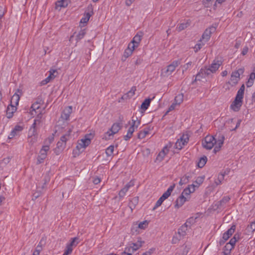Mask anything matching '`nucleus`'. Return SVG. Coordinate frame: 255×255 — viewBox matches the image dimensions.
I'll use <instances>...</instances> for the list:
<instances>
[{"mask_svg": "<svg viewBox=\"0 0 255 255\" xmlns=\"http://www.w3.org/2000/svg\"><path fill=\"white\" fill-rule=\"evenodd\" d=\"M216 143V139L213 135H208L202 140V145L206 149H211Z\"/></svg>", "mask_w": 255, "mask_h": 255, "instance_id": "obj_1", "label": "nucleus"}, {"mask_svg": "<svg viewBox=\"0 0 255 255\" xmlns=\"http://www.w3.org/2000/svg\"><path fill=\"white\" fill-rule=\"evenodd\" d=\"M180 60L173 61L170 64L167 66L166 70H162L161 74L163 76H168L172 74V73L175 70V68L178 67L180 64Z\"/></svg>", "mask_w": 255, "mask_h": 255, "instance_id": "obj_2", "label": "nucleus"}, {"mask_svg": "<svg viewBox=\"0 0 255 255\" xmlns=\"http://www.w3.org/2000/svg\"><path fill=\"white\" fill-rule=\"evenodd\" d=\"M244 72V68H241L232 72L230 80L233 84L236 85L240 80V75Z\"/></svg>", "mask_w": 255, "mask_h": 255, "instance_id": "obj_3", "label": "nucleus"}, {"mask_svg": "<svg viewBox=\"0 0 255 255\" xmlns=\"http://www.w3.org/2000/svg\"><path fill=\"white\" fill-rule=\"evenodd\" d=\"M93 135L90 133L89 134H86L85 136V138L81 139L77 145V147L78 148H86L91 143V140L93 138Z\"/></svg>", "mask_w": 255, "mask_h": 255, "instance_id": "obj_4", "label": "nucleus"}, {"mask_svg": "<svg viewBox=\"0 0 255 255\" xmlns=\"http://www.w3.org/2000/svg\"><path fill=\"white\" fill-rule=\"evenodd\" d=\"M143 36V33L142 31H138L136 33L129 43L131 44L132 48L135 49L138 46Z\"/></svg>", "mask_w": 255, "mask_h": 255, "instance_id": "obj_5", "label": "nucleus"}, {"mask_svg": "<svg viewBox=\"0 0 255 255\" xmlns=\"http://www.w3.org/2000/svg\"><path fill=\"white\" fill-rule=\"evenodd\" d=\"M216 29V27L213 26L207 28L202 34L201 39H202L204 42H207L210 39L211 34L215 31Z\"/></svg>", "mask_w": 255, "mask_h": 255, "instance_id": "obj_6", "label": "nucleus"}, {"mask_svg": "<svg viewBox=\"0 0 255 255\" xmlns=\"http://www.w3.org/2000/svg\"><path fill=\"white\" fill-rule=\"evenodd\" d=\"M22 94V91L20 89L17 90V92H15L14 94L12 96L10 100L11 105L16 107L18 105L19 101L20 99V95Z\"/></svg>", "mask_w": 255, "mask_h": 255, "instance_id": "obj_7", "label": "nucleus"}, {"mask_svg": "<svg viewBox=\"0 0 255 255\" xmlns=\"http://www.w3.org/2000/svg\"><path fill=\"white\" fill-rule=\"evenodd\" d=\"M121 128L122 125L120 123H115L113 125V126H112L111 128L110 129L111 132L108 131L106 133V134L108 135L109 137L111 135H113L115 133H117Z\"/></svg>", "mask_w": 255, "mask_h": 255, "instance_id": "obj_8", "label": "nucleus"}, {"mask_svg": "<svg viewBox=\"0 0 255 255\" xmlns=\"http://www.w3.org/2000/svg\"><path fill=\"white\" fill-rule=\"evenodd\" d=\"M23 127L19 125H16L8 135V138L11 139L13 138L15 136L19 135V132L23 130Z\"/></svg>", "mask_w": 255, "mask_h": 255, "instance_id": "obj_9", "label": "nucleus"}, {"mask_svg": "<svg viewBox=\"0 0 255 255\" xmlns=\"http://www.w3.org/2000/svg\"><path fill=\"white\" fill-rule=\"evenodd\" d=\"M222 64V61L216 58L212 62L210 66L212 73H215L219 69L220 66Z\"/></svg>", "mask_w": 255, "mask_h": 255, "instance_id": "obj_10", "label": "nucleus"}, {"mask_svg": "<svg viewBox=\"0 0 255 255\" xmlns=\"http://www.w3.org/2000/svg\"><path fill=\"white\" fill-rule=\"evenodd\" d=\"M17 108L11 104L9 105L6 111V117L8 119H10L13 117V113L16 111Z\"/></svg>", "mask_w": 255, "mask_h": 255, "instance_id": "obj_11", "label": "nucleus"}, {"mask_svg": "<svg viewBox=\"0 0 255 255\" xmlns=\"http://www.w3.org/2000/svg\"><path fill=\"white\" fill-rule=\"evenodd\" d=\"M235 229L236 226L235 225H233L227 232L223 234V239L225 240H228L234 233Z\"/></svg>", "mask_w": 255, "mask_h": 255, "instance_id": "obj_12", "label": "nucleus"}, {"mask_svg": "<svg viewBox=\"0 0 255 255\" xmlns=\"http://www.w3.org/2000/svg\"><path fill=\"white\" fill-rule=\"evenodd\" d=\"M69 2V0H60L55 3V8L59 10L62 7H66Z\"/></svg>", "mask_w": 255, "mask_h": 255, "instance_id": "obj_13", "label": "nucleus"}, {"mask_svg": "<svg viewBox=\"0 0 255 255\" xmlns=\"http://www.w3.org/2000/svg\"><path fill=\"white\" fill-rule=\"evenodd\" d=\"M186 201L187 198L183 196V195H181L176 200L175 207L179 208L181 207Z\"/></svg>", "mask_w": 255, "mask_h": 255, "instance_id": "obj_14", "label": "nucleus"}, {"mask_svg": "<svg viewBox=\"0 0 255 255\" xmlns=\"http://www.w3.org/2000/svg\"><path fill=\"white\" fill-rule=\"evenodd\" d=\"M242 104L243 103H242L241 102L234 100L231 104L230 108L234 112H238L240 110Z\"/></svg>", "mask_w": 255, "mask_h": 255, "instance_id": "obj_15", "label": "nucleus"}, {"mask_svg": "<svg viewBox=\"0 0 255 255\" xmlns=\"http://www.w3.org/2000/svg\"><path fill=\"white\" fill-rule=\"evenodd\" d=\"M72 107L69 106L67 109L64 111L61 114V117L62 119L65 120H68L69 118L70 115L72 112Z\"/></svg>", "mask_w": 255, "mask_h": 255, "instance_id": "obj_16", "label": "nucleus"}, {"mask_svg": "<svg viewBox=\"0 0 255 255\" xmlns=\"http://www.w3.org/2000/svg\"><path fill=\"white\" fill-rule=\"evenodd\" d=\"M175 185L174 184L172 185H171L167 190L166 192H165L160 197L161 198H162L164 200L168 198L169 196L171 195V192L173 190Z\"/></svg>", "mask_w": 255, "mask_h": 255, "instance_id": "obj_17", "label": "nucleus"}, {"mask_svg": "<svg viewBox=\"0 0 255 255\" xmlns=\"http://www.w3.org/2000/svg\"><path fill=\"white\" fill-rule=\"evenodd\" d=\"M154 96L152 98H147L141 104L140 106V109L143 111H145L148 108L150 105V102L151 100L154 98Z\"/></svg>", "mask_w": 255, "mask_h": 255, "instance_id": "obj_18", "label": "nucleus"}, {"mask_svg": "<svg viewBox=\"0 0 255 255\" xmlns=\"http://www.w3.org/2000/svg\"><path fill=\"white\" fill-rule=\"evenodd\" d=\"M40 123V121L39 120H34L33 124L32 125L29 130V134H31V135H34V134H37L36 126L37 123L39 124Z\"/></svg>", "mask_w": 255, "mask_h": 255, "instance_id": "obj_19", "label": "nucleus"}, {"mask_svg": "<svg viewBox=\"0 0 255 255\" xmlns=\"http://www.w3.org/2000/svg\"><path fill=\"white\" fill-rule=\"evenodd\" d=\"M138 203V197H134L132 198L129 201L128 206L129 208L131 209V210H132L133 209L135 208L136 205Z\"/></svg>", "mask_w": 255, "mask_h": 255, "instance_id": "obj_20", "label": "nucleus"}, {"mask_svg": "<svg viewBox=\"0 0 255 255\" xmlns=\"http://www.w3.org/2000/svg\"><path fill=\"white\" fill-rule=\"evenodd\" d=\"M188 227L184 224L180 227V228L178 229V234L181 237H184L186 234V232L188 230Z\"/></svg>", "mask_w": 255, "mask_h": 255, "instance_id": "obj_21", "label": "nucleus"}, {"mask_svg": "<svg viewBox=\"0 0 255 255\" xmlns=\"http://www.w3.org/2000/svg\"><path fill=\"white\" fill-rule=\"evenodd\" d=\"M131 44H129L128 48L125 50L124 53V57L126 59L131 55L134 49L131 48Z\"/></svg>", "mask_w": 255, "mask_h": 255, "instance_id": "obj_22", "label": "nucleus"}, {"mask_svg": "<svg viewBox=\"0 0 255 255\" xmlns=\"http://www.w3.org/2000/svg\"><path fill=\"white\" fill-rule=\"evenodd\" d=\"M190 24V21L189 20H187L186 22L185 23H180L177 27V30L180 32L184 29H185V28H186L187 27H188Z\"/></svg>", "mask_w": 255, "mask_h": 255, "instance_id": "obj_23", "label": "nucleus"}, {"mask_svg": "<svg viewBox=\"0 0 255 255\" xmlns=\"http://www.w3.org/2000/svg\"><path fill=\"white\" fill-rule=\"evenodd\" d=\"M39 103L38 102H35L34 103H33L31 107V109H32V112L33 111H36V110H38L40 108V105H42L43 104V101L42 99H39Z\"/></svg>", "mask_w": 255, "mask_h": 255, "instance_id": "obj_24", "label": "nucleus"}, {"mask_svg": "<svg viewBox=\"0 0 255 255\" xmlns=\"http://www.w3.org/2000/svg\"><path fill=\"white\" fill-rule=\"evenodd\" d=\"M37 134L31 135L28 133V142L31 145L35 143L37 141Z\"/></svg>", "mask_w": 255, "mask_h": 255, "instance_id": "obj_25", "label": "nucleus"}, {"mask_svg": "<svg viewBox=\"0 0 255 255\" xmlns=\"http://www.w3.org/2000/svg\"><path fill=\"white\" fill-rule=\"evenodd\" d=\"M207 161V158L206 156L201 157L198 162L197 165L199 168H202Z\"/></svg>", "mask_w": 255, "mask_h": 255, "instance_id": "obj_26", "label": "nucleus"}, {"mask_svg": "<svg viewBox=\"0 0 255 255\" xmlns=\"http://www.w3.org/2000/svg\"><path fill=\"white\" fill-rule=\"evenodd\" d=\"M190 135L186 133L183 134V135L180 137V139L182 141V145L186 144L189 140Z\"/></svg>", "mask_w": 255, "mask_h": 255, "instance_id": "obj_27", "label": "nucleus"}, {"mask_svg": "<svg viewBox=\"0 0 255 255\" xmlns=\"http://www.w3.org/2000/svg\"><path fill=\"white\" fill-rule=\"evenodd\" d=\"M205 42H204L202 39H200L199 40V42L197 43L195 47H194V51L195 52H197L199 50H200L202 47L205 44Z\"/></svg>", "mask_w": 255, "mask_h": 255, "instance_id": "obj_28", "label": "nucleus"}, {"mask_svg": "<svg viewBox=\"0 0 255 255\" xmlns=\"http://www.w3.org/2000/svg\"><path fill=\"white\" fill-rule=\"evenodd\" d=\"M93 6L92 4H90L88 6V10L89 11L88 12L86 13L85 14V17L89 21L90 17L93 14Z\"/></svg>", "mask_w": 255, "mask_h": 255, "instance_id": "obj_29", "label": "nucleus"}, {"mask_svg": "<svg viewBox=\"0 0 255 255\" xmlns=\"http://www.w3.org/2000/svg\"><path fill=\"white\" fill-rule=\"evenodd\" d=\"M190 176L187 175H185L183 177H181L179 182L180 185L182 186L183 184H185L188 182Z\"/></svg>", "mask_w": 255, "mask_h": 255, "instance_id": "obj_30", "label": "nucleus"}, {"mask_svg": "<svg viewBox=\"0 0 255 255\" xmlns=\"http://www.w3.org/2000/svg\"><path fill=\"white\" fill-rule=\"evenodd\" d=\"M70 243L67 245V246L73 248V247H76L79 243V239L78 237L72 238Z\"/></svg>", "mask_w": 255, "mask_h": 255, "instance_id": "obj_31", "label": "nucleus"}, {"mask_svg": "<svg viewBox=\"0 0 255 255\" xmlns=\"http://www.w3.org/2000/svg\"><path fill=\"white\" fill-rule=\"evenodd\" d=\"M205 179V176H199L197 178L196 180L194 182L196 188H198L199 186L203 182Z\"/></svg>", "mask_w": 255, "mask_h": 255, "instance_id": "obj_32", "label": "nucleus"}, {"mask_svg": "<svg viewBox=\"0 0 255 255\" xmlns=\"http://www.w3.org/2000/svg\"><path fill=\"white\" fill-rule=\"evenodd\" d=\"M86 34L85 29H81L76 35V40L77 42L82 39Z\"/></svg>", "mask_w": 255, "mask_h": 255, "instance_id": "obj_33", "label": "nucleus"}, {"mask_svg": "<svg viewBox=\"0 0 255 255\" xmlns=\"http://www.w3.org/2000/svg\"><path fill=\"white\" fill-rule=\"evenodd\" d=\"M183 100V94H180L176 96L174 99L175 103L176 105H179L182 102Z\"/></svg>", "mask_w": 255, "mask_h": 255, "instance_id": "obj_34", "label": "nucleus"}, {"mask_svg": "<svg viewBox=\"0 0 255 255\" xmlns=\"http://www.w3.org/2000/svg\"><path fill=\"white\" fill-rule=\"evenodd\" d=\"M144 243V241H141L140 240H138L136 243L132 244V247L133 249H135V251H136L142 246V244Z\"/></svg>", "mask_w": 255, "mask_h": 255, "instance_id": "obj_35", "label": "nucleus"}, {"mask_svg": "<svg viewBox=\"0 0 255 255\" xmlns=\"http://www.w3.org/2000/svg\"><path fill=\"white\" fill-rule=\"evenodd\" d=\"M225 174H226V172H225L224 173L221 172L218 175V179L215 181V183L216 184V185H219L222 183V180L224 178V176H225Z\"/></svg>", "mask_w": 255, "mask_h": 255, "instance_id": "obj_36", "label": "nucleus"}, {"mask_svg": "<svg viewBox=\"0 0 255 255\" xmlns=\"http://www.w3.org/2000/svg\"><path fill=\"white\" fill-rule=\"evenodd\" d=\"M194 192V189L193 188V190H191L190 189V187H186L185 189H184L183 191L182 192L181 195H183V196H185L190 195V194L192 193H193Z\"/></svg>", "mask_w": 255, "mask_h": 255, "instance_id": "obj_37", "label": "nucleus"}, {"mask_svg": "<svg viewBox=\"0 0 255 255\" xmlns=\"http://www.w3.org/2000/svg\"><path fill=\"white\" fill-rule=\"evenodd\" d=\"M72 130L71 129H69L68 131V133L62 135L60 138V141L66 143V141L68 140V137L69 136L70 133L71 132Z\"/></svg>", "mask_w": 255, "mask_h": 255, "instance_id": "obj_38", "label": "nucleus"}, {"mask_svg": "<svg viewBox=\"0 0 255 255\" xmlns=\"http://www.w3.org/2000/svg\"><path fill=\"white\" fill-rule=\"evenodd\" d=\"M72 130L71 129H69L68 131V133L62 135L60 138V141L66 143V141L68 140V137L69 136L70 133L71 132Z\"/></svg>", "mask_w": 255, "mask_h": 255, "instance_id": "obj_39", "label": "nucleus"}, {"mask_svg": "<svg viewBox=\"0 0 255 255\" xmlns=\"http://www.w3.org/2000/svg\"><path fill=\"white\" fill-rule=\"evenodd\" d=\"M114 146L111 145L106 149V153L108 156H110L113 154Z\"/></svg>", "mask_w": 255, "mask_h": 255, "instance_id": "obj_40", "label": "nucleus"}, {"mask_svg": "<svg viewBox=\"0 0 255 255\" xmlns=\"http://www.w3.org/2000/svg\"><path fill=\"white\" fill-rule=\"evenodd\" d=\"M148 133H149V131L147 129H144L143 130L140 131L138 133V137L140 139L143 138Z\"/></svg>", "mask_w": 255, "mask_h": 255, "instance_id": "obj_41", "label": "nucleus"}, {"mask_svg": "<svg viewBox=\"0 0 255 255\" xmlns=\"http://www.w3.org/2000/svg\"><path fill=\"white\" fill-rule=\"evenodd\" d=\"M148 225V222L146 220L143 221L138 224V228L140 229H146Z\"/></svg>", "mask_w": 255, "mask_h": 255, "instance_id": "obj_42", "label": "nucleus"}, {"mask_svg": "<svg viewBox=\"0 0 255 255\" xmlns=\"http://www.w3.org/2000/svg\"><path fill=\"white\" fill-rule=\"evenodd\" d=\"M195 220L196 218H194L193 217H190L187 220L186 223H184V224L186 225L187 227H190L192 225H193L195 222Z\"/></svg>", "mask_w": 255, "mask_h": 255, "instance_id": "obj_43", "label": "nucleus"}, {"mask_svg": "<svg viewBox=\"0 0 255 255\" xmlns=\"http://www.w3.org/2000/svg\"><path fill=\"white\" fill-rule=\"evenodd\" d=\"M135 251V249H133L131 246L126 247L124 251L128 255H132Z\"/></svg>", "mask_w": 255, "mask_h": 255, "instance_id": "obj_44", "label": "nucleus"}, {"mask_svg": "<svg viewBox=\"0 0 255 255\" xmlns=\"http://www.w3.org/2000/svg\"><path fill=\"white\" fill-rule=\"evenodd\" d=\"M46 158V156H45L44 155H41L39 154V155H38L37 158V162L36 164H39L40 163H42L44 162V159Z\"/></svg>", "mask_w": 255, "mask_h": 255, "instance_id": "obj_45", "label": "nucleus"}, {"mask_svg": "<svg viewBox=\"0 0 255 255\" xmlns=\"http://www.w3.org/2000/svg\"><path fill=\"white\" fill-rule=\"evenodd\" d=\"M185 145H182V141L178 139L175 143L174 147L178 149H181Z\"/></svg>", "mask_w": 255, "mask_h": 255, "instance_id": "obj_46", "label": "nucleus"}, {"mask_svg": "<svg viewBox=\"0 0 255 255\" xmlns=\"http://www.w3.org/2000/svg\"><path fill=\"white\" fill-rule=\"evenodd\" d=\"M128 189H129L125 185V186L119 192V195L120 197H123Z\"/></svg>", "mask_w": 255, "mask_h": 255, "instance_id": "obj_47", "label": "nucleus"}, {"mask_svg": "<svg viewBox=\"0 0 255 255\" xmlns=\"http://www.w3.org/2000/svg\"><path fill=\"white\" fill-rule=\"evenodd\" d=\"M231 199L229 196H225L220 201V205L221 206H223L224 204H225L227 202H228Z\"/></svg>", "mask_w": 255, "mask_h": 255, "instance_id": "obj_48", "label": "nucleus"}, {"mask_svg": "<svg viewBox=\"0 0 255 255\" xmlns=\"http://www.w3.org/2000/svg\"><path fill=\"white\" fill-rule=\"evenodd\" d=\"M203 71L204 73V76H209L211 73H212V70H211V69L210 67L207 68L205 67L204 68H203Z\"/></svg>", "mask_w": 255, "mask_h": 255, "instance_id": "obj_49", "label": "nucleus"}, {"mask_svg": "<svg viewBox=\"0 0 255 255\" xmlns=\"http://www.w3.org/2000/svg\"><path fill=\"white\" fill-rule=\"evenodd\" d=\"M41 243H42V240L40 241V242H39V244L37 246L35 251L33 253V254H35V255H39L40 252L42 250Z\"/></svg>", "mask_w": 255, "mask_h": 255, "instance_id": "obj_50", "label": "nucleus"}, {"mask_svg": "<svg viewBox=\"0 0 255 255\" xmlns=\"http://www.w3.org/2000/svg\"><path fill=\"white\" fill-rule=\"evenodd\" d=\"M164 201V200L162 198L160 197L159 199L156 202L155 205L154 207L153 208V210H155L157 208L159 207L162 204V202Z\"/></svg>", "mask_w": 255, "mask_h": 255, "instance_id": "obj_51", "label": "nucleus"}, {"mask_svg": "<svg viewBox=\"0 0 255 255\" xmlns=\"http://www.w3.org/2000/svg\"><path fill=\"white\" fill-rule=\"evenodd\" d=\"M66 144L65 143L59 141L57 143V148H58L59 150H63L65 147Z\"/></svg>", "mask_w": 255, "mask_h": 255, "instance_id": "obj_52", "label": "nucleus"}, {"mask_svg": "<svg viewBox=\"0 0 255 255\" xmlns=\"http://www.w3.org/2000/svg\"><path fill=\"white\" fill-rule=\"evenodd\" d=\"M165 154L164 153V151H161L158 154L156 160L159 161H161L163 160L164 157L165 156Z\"/></svg>", "mask_w": 255, "mask_h": 255, "instance_id": "obj_53", "label": "nucleus"}, {"mask_svg": "<svg viewBox=\"0 0 255 255\" xmlns=\"http://www.w3.org/2000/svg\"><path fill=\"white\" fill-rule=\"evenodd\" d=\"M192 63L191 61H189V62H188L185 65L182 66V67L183 68V71H182L183 73L184 72V71H186L191 66V65H192Z\"/></svg>", "mask_w": 255, "mask_h": 255, "instance_id": "obj_54", "label": "nucleus"}, {"mask_svg": "<svg viewBox=\"0 0 255 255\" xmlns=\"http://www.w3.org/2000/svg\"><path fill=\"white\" fill-rule=\"evenodd\" d=\"M73 251V248L66 246V250L63 255H69L71 254Z\"/></svg>", "mask_w": 255, "mask_h": 255, "instance_id": "obj_55", "label": "nucleus"}, {"mask_svg": "<svg viewBox=\"0 0 255 255\" xmlns=\"http://www.w3.org/2000/svg\"><path fill=\"white\" fill-rule=\"evenodd\" d=\"M224 248L226 251H227L229 253H231V251H232V249H233L234 248V247H233V245H229L228 243H227L226 245H225V246L224 247Z\"/></svg>", "mask_w": 255, "mask_h": 255, "instance_id": "obj_56", "label": "nucleus"}, {"mask_svg": "<svg viewBox=\"0 0 255 255\" xmlns=\"http://www.w3.org/2000/svg\"><path fill=\"white\" fill-rule=\"evenodd\" d=\"M49 73L50 74L49 76H51L50 78L53 79L56 77V75L55 74V73H57V71L56 70L52 69L50 70Z\"/></svg>", "mask_w": 255, "mask_h": 255, "instance_id": "obj_57", "label": "nucleus"}, {"mask_svg": "<svg viewBox=\"0 0 255 255\" xmlns=\"http://www.w3.org/2000/svg\"><path fill=\"white\" fill-rule=\"evenodd\" d=\"M199 76H204L205 77V76H204V73L203 72V68L201 69L200 71L198 72V73L196 75V78H195V80L193 82V83H194V82H195L196 81H197V78L199 77Z\"/></svg>", "mask_w": 255, "mask_h": 255, "instance_id": "obj_58", "label": "nucleus"}, {"mask_svg": "<svg viewBox=\"0 0 255 255\" xmlns=\"http://www.w3.org/2000/svg\"><path fill=\"white\" fill-rule=\"evenodd\" d=\"M135 90H136L135 87H132L131 88V90L128 92V94L129 96V97L131 98L134 94V92H135Z\"/></svg>", "mask_w": 255, "mask_h": 255, "instance_id": "obj_59", "label": "nucleus"}, {"mask_svg": "<svg viewBox=\"0 0 255 255\" xmlns=\"http://www.w3.org/2000/svg\"><path fill=\"white\" fill-rule=\"evenodd\" d=\"M50 76H48L45 80L42 81L41 82V85H45L49 82L50 80H51Z\"/></svg>", "mask_w": 255, "mask_h": 255, "instance_id": "obj_60", "label": "nucleus"}, {"mask_svg": "<svg viewBox=\"0 0 255 255\" xmlns=\"http://www.w3.org/2000/svg\"><path fill=\"white\" fill-rule=\"evenodd\" d=\"M171 146V143H169V145L168 146V145L165 146L162 149V150L161 151H164V153H165V154H167L168 152V151H169V149L168 148L169 147H170Z\"/></svg>", "mask_w": 255, "mask_h": 255, "instance_id": "obj_61", "label": "nucleus"}, {"mask_svg": "<svg viewBox=\"0 0 255 255\" xmlns=\"http://www.w3.org/2000/svg\"><path fill=\"white\" fill-rule=\"evenodd\" d=\"M135 128L133 127V126H130V127L129 128L128 132L129 133V135H132L133 134V132L134 131Z\"/></svg>", "mask_w": 255, "mask_h": 255, "instance_id": "obj_62", "label": "nucleus"}, {"mask_svg": "<svg viewBox=\"0 0 255 255\" xmlns=\"http://www.w3.org/2000/svg\"><path fill=\"white\" fill-rule=\"evenodd\" d=\"M248 228H250L252 232H254L255 231V221L252 222L250 225L248 226Z\"/></svg>", "mask_w": 255, "mask_h": 255, "instance_id": "obj_63", "label": "nucleus"}, {"mask_svg": "<svg viewBox=\"0 0 255 255\" xmlns=\"http://www.w3.org/2000/svg\"><path fill=\"white\" fill-rule=\"evenodd\" d=\"M10 158L9 157H7V158H4L2 161L1 162V164H4V165H6L10 161Z\"/></svg>", "mask_w": 255, "mask_h": 255, "instance_id": "obj_64", "label": "nucleus"}]
</instances>
